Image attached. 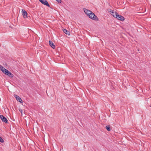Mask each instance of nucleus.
<instances>
[{"mask_svg":"<svg viewBox=\"0 0 151 151\" xmlns=\"http://www.w3.org/2000/svg\"><path fill=\"white\" fill-rule=\"evenodd\" d=\"M0 69L3 73L7 75L8 76L11 78H12L13 77L14 75L12 73L10 72L8 70L5 69L1 65H0Z\"/></svg>","mask_w":151,"mask_h":151,"instance_id":"obj_1","label":"nucleus"},{"mask_svg":"<svg viewBox=\"0 0 151 151\" xmlns=\"http://www.w3.org/2000/svg\"><path fill=\"white\" fill-rule=\"evenodd\" d=\"M89 18L93 20L96 21H98L99 19L98 17L94 13H92L91 14V16L89 17Z\"/></svg>","mask_w":151,"mask_h":151,"instance_id":"obj_2","label":"nucleus"},{"mask_svg":"<svg viewBox=\"0 0 151 151\" xmlns=\"http://www.w3.org/2000/svg\"><path fill=\"white\" fill-rule=\"evenodd\" d=\"M39 1L43 4L47 6H50L47 1L46 0H39Z\"/></svg>","mask_w":151,"mask_h":151,"instance_id":"obj_3","label":"nucleus"},{"mask_svg":"<svg viewBox=\"0 0 151 151\" xmlns=\"http://www.w3.org/2000/svg\"><path fill=\"white\" fill-rule=\"evenodd\" d=\"M110 14L114 17H116L118 15V14L116 12H114L113 11L110 12Z\"/></svg>","mask_w":151,"mask_h":151,"instance_id":"obj_4","label":"nucleus"},{"mask_svg":"<svg viewBox=\"0 0 151 151\" xmlns=\"http://www.w3.org/2000/svg\"><path fill=\"white\" fill-rule=\"evenodd\" d=\"M22 12L23 17L25 18H27V12L25 10L23 9L22 10Z\"/></svg>","mask_w":151,"mask_h":151,"instance_id":"obj_5","label":"nucleus"},{"mask_svg":"<svg viewBox=\"0 0 151 151\" xmlns=\"http://www.w3.org/2000/svg\"><path fill=\"white\" fill-rule=\"evenodd\" d=\"M0 117L1 119L3 122L5 123H7V119L5 117L3 116L2 115H0Z\"/></svg>","mask_w":151,"mask_h":151,"instance_id":"obj_6","label":"nucleus"},{"mask_svg":"<svg viewBox=\"0 0 151 151\" xmlns=\"http://www.w3.org/2000/svg\"><path fill=\"white\" fill-rule=\"evenodd\" d=\"M14 96L17 101H19L21 103H23L22 99L19 96L17 95H14Z\"/></svg>","mask_w":151,"mask_h":151,"instance_id":"obj_7","label":"nucleus"},{"mask_svg":"<svg viewBox=\"0 0 151 151\" xmlns=\"http://www.w3.org/2000/svg\"><path fill=\"white\" fill-rule=\"evenodd\" d=\"M116 18H117L118 20L121 21H123L124 19V18L123 16L121 15H119V14L118 16H117Z\"/></svg>","mask_w":151,"mask_h":151,"instance_id":"obj_8","label":"nucleus"},{"mask_svg":"<svg viewBox=\"0 0 151 151\" xmlns=\"http://www.w3.org/2000/svg\"><path fill=\"white\" fill-rule=\"evenodd\" d=\"M49 44L50 45L53 49L55 48V46L54 43L51 41H49Z\"/></svg>","mask_w":151,"mask_h":151,"instance_id":"obj_9","label":"nucleus"},{"mask_svg":"<svg viewBox=\"0 0 151 151\" xmlns=\"http://www.w3.org/2000/svg\"><path fill=\"white\" fill-rule=\"evenodd\" d=\"M63 32L64 33H65L66 35H69V32L66 29H63Z\"/></svg>","mask_w":151,"mask_h":151,"instance_id":"obj_10","label":"nucleus"},{"mask_svg":"<svg viewBox=\"0 0 151 151\" xmlns=\"http://www.w3.org/2000/svg\"><path fill=\"white\" fill-rule=\"evenodd\" d=\"M84 12L87 14H88L89 13L91 12V11L89 10L86 9H84Z\"/></svg>","mask_w":151,"mask_h":151,"instance_id":"obj_11","label":"nucleus"},{"mask_svg":"<svg viewBox=\"0 0 151 151\" xmlns=\"http://www.w3.org/2000/svg\"><path fill=\"white\" fill-rule=\"evenodd\" d=\"M106 129L108 131H110V130H111L110 127L109 126H106Z\"/></svg>","mask_w":151,"mask_h":151,"instance_id":"obj_12","label":"nucleus"},{"mask_svg":"<svg viewBox=\"0 0 151 151\" xmlns=\"http://www.w3.org/2000/svg\"><path fill=\"white\" fill-rule=\"evenodd\" d=\"M4 141L2 138L0 137V142L1 143H3Z\"/></svg>","mask_w":151,"mask_h":151,"instance_id":"obj_13","label":"nucleus"},{"mask_svg":"<svg viewBox=\"0 0 151 151\" xmlns=\"http://www.w3.org/2000/svg\"><path fill=\"white\" fill-rule=\"evenodd\" d=\"M92 13V12H91V13H89V14H87L88 15V16H89V17H90V16H91V13Z\"/></svg>","mask_w":151,"mask_h":151,"instance_id":"obj_14","label":"nucleus"},{"mask_svg":"<svg viewBox=\"0 0 151 151\" xmlns=\"http://www.w3.org/2000/svg\"><path fill=\"white\" fill-rule=\"evenodd\" d=\"M58 3H60L61 2V0H56Z\"/></svg>","mask_w":151,"mask_h":151,"instance_id":"obj_15","label":"nucleus"},{"mask_svg":"<svg viewBox=\"0 0 151 151\" xmlns=\"http://www.w3.org/2000/svg\"><path fill=\"white\" fill-rule=\"evenodd\" d=\"M19 111L21 112V113H22V110L21 109L19 110Z\"/></svg>","mask_w":151,"mask_h":151,"instance_id":"obj_16","label":"nucleus"}]
</instances>
